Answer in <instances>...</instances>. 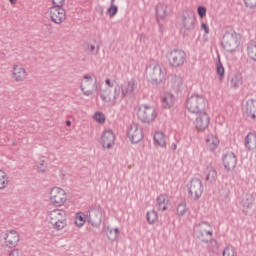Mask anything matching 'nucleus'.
<instances>
[{"label": "nucleus", "instance_id": "3", "mask_svg": "<svg viewBox=\"0 0 256 256\" xmlns=\"http://www.w3.org/2000/svg\"><path fill=\"white\" fill-rule=\"evenodd\" d=\"M137 117L142 123H153L157 119V111L149 104H142L138 108Z\"/></svg>", "mask_w": 256, "mask_h": 256}, {"label": "nucleus", "instance_id": "30", "mask_svg": "<svg viewBox=\"0 0 256 256\" xmlns=\"http://www.w3.org/2000/svg\"><path fill=\"white\" fill-rule=\"evenodd\" d=\"M151 75L154 81H161L163 79V70L161 69V66L155 65L152 69Z\"/></svg>", "mask_w": 256, "mask_h": 256}, {"label": "nucleus", "instance_id": "2", "mask_svg": "<svg viewBox=\"0 0 256 256\" xmlns=\"http://www.w3.org/2000/svg\"><path fill=\"white\" fill-rule=\"evenodd\" d=\"M241 45V34H238L235 31L227 32L222 40L223 48L233 53V51H237L239 46Z\"/></svg>", "mask_w": 256, "mask_h": 256}, {"label": "nucleus", "instance_id": "48", "mask_svg": "<svg viewBox=\"0 0 256 256\" xmlns=\"http://www.w3.org/2000/svg\"><path fill=\"white\" fill-rule=\"evenodd\" d=\"M53 229H54L53 233H55V231H61V229H63V226L61 227V225H55Z\"/></svg>", "mask_w": 256, "mask_h": 256}, {"label": "nucleus", "instance_id": "15", "mask_svg": "<svg viewBox=\"0 0 256 256\" xmlns=\"http://www.w3.org/2000/svg\"><path fill=\"white\" fill-rule=\"evenodd\" d=\"M155 205L157 211L160 213H165L167 209H169V206L171 205V198H169V195L167 193H160L155 200Z\"/></svg>", "mask_w": 256, "mask_h": 256}, {"label": "nucleus", "instance_id": "18", "mask_svg": "<svg viewBox=\"0 0 256 256\" xmlns=\"http://www.w3.org/2000/svg\"><path fill=\"white\" fill-rule=\"evenodd\" d=\"M223 165L227 171H233L235 165H237V156H235V153H226L223 157Z\"/></svg>", "mask_w": 256, "mask_h": 256}, {"label": "nucleus", "instance_id": "25", "mask_svg": "<svg viewBox=\"0 0 256 256\" xmlns=\"http://www.w3.org/2000/svg\"><path fill=\"white\" fill-rule=\"evenodd\" d=\"M11 180L9 179V174L5 170L0 169V191H5L9 188Z\"/></svg>", "mask_w": 256, "mask_h": 256}, {"label": "nucleus", "instance_id": "44", "mask_svg": "<svg viewBox=\"0 0 256 256\" xmlns=\"http://www.w3.org/2000/svg\"><path fill=\"white\" fill-rule=\"evenodd\" d=\"M54 6L52 7H65V0H51Z\"/></svg>", "mask_w": 256, "mask_h": 256}, {"label": "nucleus", "instance_id": "17", "mask_svg": "<svg viewBox=\"0 0 256 256\" xmlns=\"http://www.w3.org/2000/svg\"><path fill=\"white\" fill-rule=\"evenodd\" d=\"M205 235H209V237L211 238L213 237V232L200 231V237L202 238L203 243H208V249L209 251H211V253H217V251H219V243L215 239H212V240L204 239L203 237H205Z\"/></svg>", "mask_w": 256, "mask_h": 256}, {"label": "nucleus", "instance_id": "21", "mask_svg": "<svg viewBox=\"0 0 256 256\" xmlns=\"http://www.w3.org/2000/svg\"><path fill=\"white\" fill-rule=\"evenodd\" d=\"M244 113L250 119H256V99H250L246 102Z\"/></svg>", "mask_w": 256, "mask_h": 256}, {"label": "nucleus", "instance_id": "11", "mask_svg": "<svg viewBox=\"0 0 256 256\" xmlns=\"http://www.w3.org/2000/svg\"><path fill=\"white\" fill-rule=\"evenodd\" d=\"M187 55L183 50H172L168 56L171 67H181L185 63Z\"/></svg>", "mask_w": 256, "mask_h": 256}, {"label": "nucleus", "instance_id": "6", "mask_svg": "<svg viewBox=\"0 0 256 256\" xmlns=\"http://www.w3.org/2000/svg\"><path fill=\"white\" fill-rule=\"evenodd\" d=\"M186 107L190 113H201L205 107V98L199 94H193L188 98Z\"/></svg>", "mask_w": 256, "mask_h": 256}, {"label": "nucleus", "instance_id": "52", "mask_svg": "<svg viewBox=\"0 0 256 256\" xmlns=\"http://www.w3.org/2000/svg\"><path fill=\"white\" fill-rule=\"evenodd\" d=\"M66 125H67L68 127H71V121H67V122H66Z\"/></svg>", "mask_w": 256, "mask_h": 256}, {"label": "nucleus", "instance_id": "22", "mask_svg": "<svg viewBox=\"0 0 256 256\" xmlns=\"http://www.w3.org/2000/svg\"><path fill=\"white\" fill-rule=\"evenodd\" d=\"M221 141L219 140V137L215 134H210L206 138V147L208 151H215L219 148Z\"/></svg>", "mask_w": 256, "mask_h": 256}, {"label": "nucleus", "instance_id": "7", "mask_svg": "<svg viewBox=\"0 0 256 256\" xmlns=\"http://www.w3.org/2000/svg\"><path fill=\"white\" fill-rule=\"evenodd\" d=\"M11 77L14 83H25L29 79V72L23 64H14L11 69Z\"/></svg>", "mask_w": 256, "mask_h": 256}, {"label": "nucleus", "instance_id": "4", "mask_svg": "<svg viewBox=\"0 0 256 256\" xmlns=\"http://www.w3.org/2000/svg\"><path fill=\"white\" fill-rule=\"evenodd\" d=\"M186 191L193 201L201 199V195H203V182L198 178H192L186 185Z\"/></svg>", "mask_w": 256, "mask_h": 256}, {"label": "nucleus", "instance_id": "24", "mask_svg": "<svg viewBox=\"0 0 256 256\" xmlns=\"http://www.w3.org/2000/svg\"><path fill=\"white\" fill-rule=\"evenodd\" d=\"M244 147L247 151H255L256 150V134L250 132L246 135L244 139Z\"/></svg>", "mask_w": 256, "mask_h": 256}, {"label": "nucleus", "instance_id": "41", "mask_svg": "<svg viewBox=\"0 0 256 256\" xmlns=\"http://www.w3.org/2000/svg\"><path fill=\"white\" fill-rule=\"evenodd\" d=\"M244 4L246 5V7H248V9H255L256 7V0H243Z\"/></svg>", "mask_w": 256, "mask_h": 256}, {"label": "nucleus", "instance_id": "31", "mask_svg": "<svg viewBox=\"0 0 256 256\" xmlns=\"http://www.w3.org/2000/svg\"><path fill=\"white\" fill-rule=\"evenodd\" d=\"M247 55L251 61L256 62V41L251 42L247 48Z\"/></svg>", "mask_w": 256, "mask_h": 256}, {"label": "nucleus", "instance_id": "20", "mask_svg": "<svg viewBox=\"0 0 256 256\" xmlns=\"http://www.w3.org/2000/svg\"><path fill=\"white\" fill-rule=\"evenodd\" d=\"M153 140L155 147H160L161 149H165L167 143H169V138L161 131L154 133Z\"/></svg>", "mask_w": 256, "mask_h": 256}, {"label": "nucleus", "instance_id": "14", "mask_svg": "<svg viewBox=\"0 0 256 256\" xmlns=\"http://www.w3.org/2000/svg\"><path fill=\"white\" fill-rule=\"evenodd\" d=\"M127 136L131 143H140V141H143V130L138 124H131L128 128Z\"/></svg>", "mask_w": 256, "mask_h": 256}, {"label": "nucleus", "instance_id": "13", "mask_svg": "<svg viewBox=\"0 0 256 256\" xmlns=\"http://www.w3.org/2000/svg\"><path fill=\"white\" fill-rule=\"evenodd\" d=\"M48 221L51 225H63L67 221V214L64 210L55 209L50 212Z\"/></svg>", "mask_w": 256, "mask_h": 256}, {"label": "nucleus", "instance_id": "9", "mask_svg": "<svg viewBox=\"0 0 256 256\" xmlns=\"http://www.w3.org/2000/svg\"><path fill=\"white\" fill-rule=\"evenodd\" d=\"M19 241H21V236L17 230H7L4 234V245L8 249H15L19 245Z\"/></svg>", "mask_w": 256, "mask_h": 256}, {"label": "nucleus", "instance_id": "36", "mask_svg": "<svg viewBox=\"0 0 256 256\" xmlns=\"http://www.w3.org/2000/svg\"><path fill=\"white\" fill-rule=\"evenodd\" d=\"M222 256H237V252L235 251V247L226 246L222 252Z\"/></svg>", "mask_w": 256, "mask_h": 256}, {"label": "nucleus", "instance_id": "38", "mask_svg": "<svg viewBox=\"0 0 256 256\" xmlns=\"http://www.w3.org/2000/svg\"><path fill=\"white\" fill-rule=\"evenodd\" d=\"M95 47H96V42L95 40L92 41V40H89L87 43H86V46H85V51L87 53H93L95 51Z\"/></svg>", "mask_w": 256, "mask_h": 256}, {"label": "nucleus", "instance_id": "43", "mask_svg": "<svg viewBox=\"0 0 256 256\" xmlns=\"http://www.w3.org/2000/svg\"><path fill=\"white\" fill-rule=\"evenodd\" d=\"M117 11H119V9L117 8V6L112 5L109 9H108V13L110 15V17H115V15H117Z\"/></svg>", "mask_w": 256, "mask_h": 256}, {"label": "nucleus", "instance_id": "42", "mask_svg": "<svg viewBox=\"0 0 256 256\" xmlns=\"http://www.w3.org/2000/svg\"><path fill=\"white\" fill-rule=\"evenodd\" d=\"M198 15L200 19H203V17L207 15V8H205V6L198 7Z\"/></svg>", "mask_w": 256, "mask_h": 256}, {"label": "nucleus", "instance_id": "8", "mask_svg": "<svg viewBox=\"0 0 256 256\" xmlns=\"http://www.w3.org/2000/svg\"><path fill=\"white\" fill-rule=\"evenodd\" d=\"M210 123L211 117H209V114L206 111L199 112L194 122L195 129L199 133H203L209 128Z\"/></svg>", "mask_w": 256, "mask_h": 256}, {"label": "nucleus", "instance_id": "27", "mask_svg": "<svg viewBox=\"0 0 256 256\" xmlns=\"http://www.w3.org/2000/svg\"><path fill=\"white\" fill-rule=\"evenodd\" d=\"M253 203H255V197H253V194H246L242 198V205L244 207V211H247V209H251V207H253Z\"/></svg>", "mask_w": 256, "mask_h": 256}, {"label": "nucleus", "instance_id": "50", "mask_svg": "<svg viewBox=\"0 0 256 256\" xmlns=\"http://www.w3.org/2000/svg\"><path fill=\"white\" fill-rule=\"evenodd\" d=\"M106 85H108V87H113V84H111V80L106 79Z\"/></svg>", "mask_w": 256, "mask_h": 256}, {"label": "nucleus", "instance_id": "29", "mask_svg": "<svg viewBox=\"0 0 256 256\" xmlns=\"http://www.w3.org/2000/svg\"><path fill=\"white\" fill-rule=\"evenodd\" d=\"M89 223V217L83 212H77L75 215V225H85Z\"/></svg>", "mask_w": 256, "mask_h": 256}, {"label": "nucleus", "instance_id": "45", "mask_svg": "<svg viewBox=\"0 0 256 256\" xmlns=\"http://www.w3.org/2000/svg\"><path fill=\"white\" fill-rule=\"evenodd\" d=\"M105 121H106L105 114L98 113L97 114V122L100 123V125H103V123H105Z\"/></svg>", "mask_w": 256, "mask_h": 256}, {"label": "nucleus", "instance_id": "49", "mask_svg": "<svg viewBox=\"0 0 256 256\" xmlns=\"http://www.w3.org/2000/svg\"><path fill=\"white\" fill-rule=\"evenodd\" d=\"M8 1H9L10 5H11L12 7H15V6L17 5V1H18V0H8Z\"/></svg>", "mask_w": 256, "mask_h": 256}, {"label": "nucleus", "instance_id": "16", "mask_svg": "<svg viewBox=\"0 0 256 256\" xmlns=\"http://www.w3.org/2000/svg\"><path fill=\"white\" fill-rule=\"evenodd\" d=\"M169 86L172 91L179 93L187 89V82H185V79L182 76L175 75L170 79Z\"/></svg>", "mask_w": 256, "mask_h": 256}, {"label": "nucleus", "instance_id": "39", "mask_svg": "<svg viewBox=\"0 0 256 256\" xmlns=\"http://www.w3.org/2000/svg\"><path fill=\"white\" fill-rule=\"evenodd\" d=\"M156 15L157 19H165V17H167V11L165 10V8L160 7L157 9Z\"/></svg>", "mask_w": 256, "mask_h": 256}, {"label": "nucleus", "instance_id": "28", "mask_svg": "<svg viewBox=\"0 0 256 256\" xmlns=\"http://www.w3.org/2000/svg\"><path fill=\"white\" fill-rule=\"evenodd\" d=\"M106 235L109 241H117V239H119V229L108 226L106 229Z\"/></svg>", "mask_w": 256, "mask_h": 256}, {"label": "nucleus", "instance_id": "5", "mask_svg": "<svg viewBox=\"0 0 256 256\" xmlns=\"http://www.w3.org/2000/svg\"><path fill=\"white\" fill-rule=\"evenodd\" d=\"M80 89L84 95H91L97 89V77L95 74H85L80 82Z\"/></svg>", "mask_w": 256, "mask_h": 256}, {"label": "nucleus", "instance_id": "23", "mask_svg": "<svg viewBox=\"0 0 256 256\" xmlns=\"http://www.w3.org/2000/svg\"><path fill=\"white\" fill-rule=\"evenodd\" d=\"M137 89V81L134 79L129 80L127 83L122 85V97H127V95H133Z\"/></svg>", "mask_w": 256, "mask_h": 256}, {"label": "nucleus", "instance_id": "1", "mask_svg": "<svg viewBox=\"0 0 256 256\" xmlns=\"http://www.w3.org/2000/svg\"><path fill=\"white\" fill-rule=\"evenodd\" d=\"M48 201L53 207H65L69 201L67 191L59 186H53L48 193Z\"/></svg>", "mask_w": 256, "mask_h": 256}, {"label": "nucleus", "instance_id": "10", "mask_svg": "<svg viewBox=\"0 0 256 256\" xmlns=\"http://www.w3.org/2000/svg\"><path fill=\"white\" fill-rule=\"evenodd\" d=\"M116 136L113 130H104L100 135V143L103 149H113L115 147Z\"/></svg>", "mask_w": 256, "mask_h": 256}, {"label": "nucleus", "instance_id": "46", "mask_svg": "<svg viewBox=\"0 0 256 256\" xmlns=\"http://www.w3.org/2000/svg\"><path fill=\"white\" fill-rule=\"evenodd\" d=\"M8 256H23V255L21 254V252H19V249H12L9 252Z\"/></svg>", "mask_w": 256, "mask_h": 256}, {"label": "nucleus", "instance_id": "32", "mask_svg": "<svg viewBox=\"0 0 256 256\" xmlns=\"http://www.w3.org/2000/svg\"><path fill=\"white\" fill-rule=\"evenodd\" d=\"M243 85V77L241 75H235L231 79V87L237 89Z\"/></svg>", "mask_w": 256, "mask_h": 256}, {"label": "nucleus", "instance_id": "33", "mask_svg": "<svg viewBox=\"0 0 256 256\" xmlns=\"http://www.w3.org/2000/svg\"><path fill=\"white\" fill-rule=\"evenodd\" d=\"M187 204L184 202L180 203L176 208V213L178 217H183L187 213Z\"/></svg>", "mask_w": 256, "mask_h": 256}, {"label": "nucleus", "instance_id": "34", "mask_svg": "<svg viewBox=\"0 0 256 256\" xmlns=\"http://www.w3.org/2000/svg\"><path fill=\"white\" fill-rule=\"evenodd\" d=\"M183 26L185 27V29L191 30L195 28V19L188 17V18H184L183 20Z\"/></svg>", "mask_w": 256, "mask_h": 256}, {"label": "nucleus", "instance_id": "35", "mask_svg": "<svg viewBox=\"0 0 256 256\" xmlns=\"http://www.w3.org/2000/svg\"><path fill=\"white\" fill-rule=\"evenodd\" d=\"M147 219L148 223L153 224L157 223V219H159V216H157V212L155 210H151L147 213Z\"/></svg>", "mask_w": 256, "mask_h": 256}, {"label": "nucleus", "instance_id": "40", "mask_svg": "<svg viewBox=\"0 0 256 256\" xmlns=\"http://www.w3.org/2000/svg\"><path fill=\"white\" fill-rule=\"evenodd\" d=\"M37 169H38L39 173H45V171H47V166L45 165V160H40L37 163Z\"/></svg>", "mask_w": 256, "mask_h": 256}, {"label": "nucleus", "instance_id": "37", "mask_svg": "<svg viewBox=\"0 0 256 256\" xmlns=\"http://www.w3.org/2000/svg\"><path fill=\"white\" fill-rule=\"evenodd\" d=\"M216 71L217 75L219 76V79H223V77H225V67H223L221 60H219L218 63L216 64Z\"/></svg>", "mask_w": 256, "mask_h": 256}, {"label": "nucleus", "instance_id": "47", "mask_svg": "<svg viewBox=\"0 0 256 256\" xmlns=\"http://www.w3.org/2000/svg\"><path fill=\"white\" fill-rule=\"evenodd\" d=\"M201 29H203L205 35H209V26L205 22L201 23Z\"/></svg>", "mask_w": 256, "mask_h": 256}, {"label": "nucleus", "instance_id": "12", "mask_svg": "<svg viewBox=\"0 0 256 256\" xmlns=\"http://www.w3.org/2000/svg\"><path fill=\"white\" fill-rule=\"evenodd\" d=\"M49 15L51 21L57 25H61L67 19V12L63 7H51Z\"/></svg>", "mask_w": 256, "mask_h": 256}, {"label": "nucleus", "instance_id": "26", "mask_svg": "<svg viewBox=\"0 0 256 256\" xmlns=\"http://www.w3.org/2000/svg\"><path fill=\"white\" fill-rule=\"evenodd\" d=\"M205 179L209 183H215L217 181V170L211 166H207L204 170Z\"/></svg>", "mask_w": 256, "mask_h": 256}, {"label": "nucleus", "instance_id": "51", "mask_svg": "<svg viewBox=\"0 0 256 256\" xmlns=\"http://www.w3.org/2000/svg\"><path fill=\"white\" fill-rule=\"evenodd\" d=\"M102 99L104 101H109V96L108 95L105 96V94H102Z\"/></svg>", "mask_w": 256, "mask_h": 256}, {"label": "nucleus", "instance_id": "19", "mask_svg": "<svg viewBox=\"0 0 256 256\" xmlns=\"http://www.w3.org/2000/svg\"><path fill=\"white\" fill-rule=\"evenodd\" d=\"M163 109H173L175 106V95L171 92H165L160 98Z\"/></svg>", "mask_w": 256, "mask_h": 256}]
</instances>
